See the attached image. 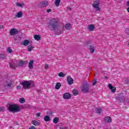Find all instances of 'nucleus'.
Returning a JSON list of instances; mask_svg holds the SVG:
<instances>
[{"label": "nucleus", "instance_id": "nucleus-1", "mask_svg": "<svg viewBox=\"0 0 129 129\" xmlns=\"http://www.w3.org/2000/svg\"><path fill=\"white\" fill-rule=\"evenodd\" d=\"M48 28L51 30V31H55V30L59 28V19L58 18H53L50 20Z\"/></svg>", "mask_w": 129, "mask_h": 129}, {"label": "nucleus", "instance_id": "nucleus-2", "mask_svg": "<svg viewBox=\"0 0 129 129\" xmlns=\"http://www.w3.org/2000/svg\"><path fill=\"white\" fill-rule=\"evenodd\" d=\"M8 110L11 112H19L21 111V108L16 104H11L8 107Z\"/></svg>", "mask_w": 129, "mask_h": 129}, {"label": "nucleus", "instance_id": "nucleus-3", "mask_svg": "<svg viewBox=\"0 0 129 129\" xmlns=\"http://www.w3.org/2000/svg\"><path fill=\"white\" fill-rule=\"evenodd\" d=\"M81 89L84 93H87L89 92V85L87 84L82 85Z\"/></svg>", "mask_w": 129, "mask_h": 129}, {"label": "nucleus", "instance_id": "nucleus-4", "mask_svg": "<svg viewBox=\"0 0 129 129\" xmlns=\"http://www.w3.org/2000/svg\"><path fill=\"white\" fill-rule=\"evenodd\" d=\"M32 83H33V82L31 81H25L22 83V85H23L24 89H27L30 87Z\"/></svg>", "mask_w": 129, "mask_h": 129}, {"label": "nucleus", "instance_id": "nucleus-5", "mask_svg": "<svg viewBox=\"0 0 129 129\" xmlns=\"http://www.w3.org/2000/svg\"><path fill=\"white\" fill-rule=\"evenodd\" d=\"M100 1L99 0H96L94 1L93 3L92 4L93 8L96 9V11H100V8H99V5Z\"/></svg>", "mask_w": 129, "mask_h": 129}, {"label": "nucleus", "instance_id": "nucleus-6", "mask_svg": "<svg viewBox=\"0 0 129 129\" xmlns=\"http://www.w3.org/2000/svg\"><path fill=\"white\" fill-rule=\"evenodd\" d=\"M19 33V30L16 28H12L10 31V35L11 36H15Z\"/></svg>", "mask_w": 129, "mask_h": 129}, {"label": "nucleus", "instance_id": "nucleus-7", "mask_svg": "<svg viewBox=\"0 0 129 129\" xmlns=\"http://www.w3.org/2000/svg\"><path fill=\"white\" fill-rule=\"evenodd\" d=\"M26 64H28V61L27 60H20L19 61L18 64H17L18 67H23L24 65H26Z\"/></svg>", "mask_w": 129, "mask_h": 129}, {"label": "nucleus", "instance_id": "nucleus-8", "mask_svg": "<svg viewBox=\"0 0 129 129\" xmlns=\"http://www.w3.org/2000/svg\"><path fill=\"white\" fill-rule=\"evenodd\" d=\"M108 87H109V89L111 90V92H115L116 90V88H115V87L112 86L111 84H109Z\"/></svg>", "mask_w": 129, "mask_h": 129}, {"label": "nucleus", "instance_id": "nucleus-9", "mask_svg": "<svg viewBox=\"0 0 129 129\" xmlns=\"http://www.w3.org/2000/svg\"><path fill=\"white\" fill-rule=\"evenodd\" d=\"M39 8H43L44 7H47L48 6V3L47 2H40L38 5Z\"/></svg>", "mask_w": 129, "mask_h": 129}, {"label": "nucleus", "instance_id": "nucleus-10", "mask_svg": "<svg viewBox=\"0 0 129 129\" xmlns=\"http://www.w3.org/2000/svg\"><path fill=\"white\" fill-rule=\"evenodd\" d=\"M95 28V26L93 24H90L88 26V30L90 31V32H92L94 31Z\"/></svg>", "mask_w": 129, "mask_h": 129}, {"label": "nucleus", "instance_id": "nucleus-11", "mask_svg": "<svg viewBox=\"0 0 129 129\" xmlns=\"http://www.w3.org/2000/svg\"><path fill=\"white\" fill-rule=\"evenodd\" d=\"M67 82L69 85H71L72 84H73L74 80L72 78H71V77L68 76L67 79Z\"/></svg>", "mask_w": 129, "mask_h": 129}, {"label": "nucleus", "instance_id": "nucleus-12", "mask_svg": "<svg viewBox=\"0 0 129 129\" xmlns=\"http://www.w3.org/2000/svg\"><path fill=\"white\" fill-rule=\"evenodd\" d=\"M104 121L106 123H110L111 122V118L109 116H106L104 117Z\"/></svg>", "mask_w": 129, "mask_h": 129}, {"label": "nucleus", "instance_id": "nucleus-13", "mask_svg": "<svg viewBox=\"0 0 129 129\" xmlns=\"http://www.w3.org/2000/svg\"><path fill=\"white\" fill-rule=\"evenodd\" d=\"M125 98L124 97V96L121 95L119 96V97L116 98V99H117V100H119V101L121 102L122 101H124Z\"/></svg>", "mask_w": 129, "mask_h": 129}, {"label": "nucleus", "instance_id": "nucleus-14", "mask_svg": "<svg viewBox=\"0 0 129 129\" xmlns=\"http://www.w3.org/2000/svg\"><path fill=\"white\" fill-rule=\"evenodd\" d=\"M10 67L12 69H16V68H17V67H18V64H16V63L14 62H10Z\"/></svg>", "mask_w": 129, "mask_h": 129}, {"label": "nucleus", "instance_id": "nucleus-15", "mask_svg": "<svg viewBox=\"0 0 129 129\" xmlns=\"http://www.w3.org/2000/svg\"><path fill=\"white\" fill-rule=\"evenodd\" d=\"M64 99H70L71 98V95L69 93H66L63 96Z\"/></svg>", "mask_w": 129, "mask_h": 129}, {"label": "nucleus", "instance_id": "nucleus-16", "mask_svg": "<svg viewBox=\"0 0 129 129\" xmlns=\"http://www.w3.org/2000/svg\"><path fill=\"white\" fill-rule=\"evenodd\" d=\"M16 18H22L23 17V12L22 11H19L16 13L15 15Z\"/></svg>", "mask_w": 129, "mask_h": 129}, {"label": "nucleus", "instance_id": "nucleus-17", "mask_svg": "<svg viewBox=\"0 0 129 129\" xmlns=\"http://www.w3.org/2000/svg\"><path fill=\"white\" fill-rule=\"evenodd\" d=\"M33 64H34V60H30L28 64V67L30 69H33L34 68V66H33Z\"/></svg>", "mask_w": 129, "mask_h": 129}, {"label": "nucleus", "instance_id": "nucleus-18", "mask_svg": "<svg viewBox=\"0 0 129 129\" xmlns=\"http://www.w3.org/2000/svg\"><path fill=\"white\" fill-rule=\"evenodd\" d=\"M35 48V47H33V45H29L27 46V51L28 52H31V51H33V49Z\"/></svg>", "mask_w": 129, "mask_h": 129}, {"label": "nucleus", "instance_id": "nucleus-19", "mask_svg": "<svg viewBox=\"0 0 129 129\" xmlns=\"http://www.w3.org/2000/svg\"><path fill=\"white\" fill-rule=\"evenodd\" d=\"M95 111L96 113L100 114L101 113V112L102 111V109H101V108H96L95 109Z\"/></svg>", "mask_w": 129, "mask_h": 129}, {"label": "nucleus", "instance_id": "nucleus-20", "mask_svg": "<svg viewBox=\"0 0 129 129\" xmlns=\"http://www.w3.org/2000/svg\"><path fill=\"white\" fill-rule=\"evenodd\" d=\"M34 39L36 40V41H40V40H41V36H40L39 35H34Z\"/></svg>", "mask_w": 129, "mask_h": 129}, {"label": "nucleus", "instance_id": "nucleus-21", "mask_svg": "<svg viewBox=\"0 0 129 129\" xmlns=\"http://www.w3.org/2000/svg\"><path fill=\"white\" fill-rule=\"evenodd\" d=\"M72 28V26H71V24H70V23H67L66 25V30H71Z\"/></svg>", "mask_w": 129, "mask_h": 129}, {"label": "nucleus", "instance_id": "nucleus-22", "mask_svg": "<svg viewBox=\"0 0 129 129\" xmlns=\"http://www.w3.org/2000/svg\"><path fill=\"white\" fill-rule=\"evenodd\" d=\"M32 122V124H34V125H35L36 126L40 125V122H39L38 121L33 120Z\"/></svg>", "mask_w": 129, "mask_h": 129}, {"label": "nucleus", "instance_id": "nucleus-23", "mask_svg": "<svg viewBox=\"0 0 129 129\" xmlns=\"http://www.w3.org/2000/svg\"><path fill=\"white\" fill-rule=\"evenodd\" d=\"M58 76L59 77H65V76H66V74H64L63 72H60L58 74Z\"/></svg>", "mask_w": 129, "mask_h": 129}, {"label": "nucleus", "instance_id": "nucleus-24", "mask_svg": "<svg viewBox=\"0 0 129 129\" xmlns=\"http://www.w3.org/2000/svg\"><path fill=\"white\" fill-rule=\"evenodd\" d=\"M29 43H30V41H29V40H25L23 41V45L24 46H28V45H29Z\"/></svg>", "mask_w": 129, "mask_h": 129}, {"label": "nucleus", "instance_id": "nucleus-25", "mask_svg": "<svg viewBox=\"0 0 129 129\" xmlns=\"http://www.w3.org/2000/svg\"><path fill=\"white\" fill-rule=\"evenodd\" d=\"M60 87H61V83L59 82L57 83L55 86V89H59Z\"/></svg>", "mask_w": 129, "mask_h": 129}, {"label": "nucleus", "instance_id": "nucleus-26", "mask_svg": "<svg viewBox=\"0 0 129 129\" xmlns=\"http://www.w3.org/2000/svg\"><path fill=\"white\" fill-rule=\"evenodd\" d=\"M60 3H61V0H55L54 4L56 7H59Z\"/></svg>", "mask_w": 129, "mask_h": 129}, {"label": "nucleus", "instance_id": "nucleus-27", "mask_svg": "<svg viewBox=\"0 0 129 129\" xmlns=\"http://www.w3.org/2000/svg\"><path fill=\"white\" fill-rule=\"evenodd\" d=\"M90 51L91 52V53H94V46H92V45H90Z\"/></svg>", "mask_w": 129, "mask_h": 129}, {"label": "nucleus", "instance_id": "nucleus-28", "mask_svg": "<svg viewBox=\"0 0 129 129\" xmlns=\"http://www.w3.org/2000/svg\"><path fill=\"white\" fill-rule=\"evenodd\" d=\"M59 122V118L58 117H55L53 119V123H58Z\"/></svg>", "mask_w": 129, "mask_h": 129}, {"label": "nucleus", "instance_id": "nucleus-29", "mask_svg": "<svg viewBox=\"0 0 129 129\" xmlns=\"http://www.w3.org/2000/svg\"><path fill=\"white\" fill-rule=\"evenodd\" d=\"M15 5L17 6V7H18L19 8H22V7H24V4H20L18 2H16Z\"/></svg>", "mask_w": 129, "mask_h": 129}, {"label": "nucleus", "instance_id": "nucleus-30", "mask_svg": "<svg viewBox=\"0 0 129 129\" xmlns=\"http://www.w3.org/2000/svg\"><path fill=\"white\" fill-rule=\"evenodd\" d=\"M44 119L45 121H50V117L49 116H44Z\"/></svg>", "mask_w": 129, "mask_h": 129}, {"label": "nucleus", "instance_id": "nucleus-31", "mask_svg": "<svg viewBox=\"0 0 129 129\" xmlns=\"http://www.w3.org/2000/svg\"><path fill=\"white\" fill-rule=\"evenodd\" d=\"M25 101H26V100L24 98H21L19 99V102H20V103H24Z\"/></svg>", "mask_w": 129, "mask_h": 129}, {"label": "nucleus", "instance_id": "nucleus-32", "mask_svg": "<svg viewBox=\"0 0 129 129\" xmlns=\"http://www.w3.org/2000/svg\"><path fill=\"white\" fill-rule=\"evenodd\" d=\"M7 52L8 53H9L10 54H12V53L13 52V49H12V48H11V47H8L7 48Z\"/></svg>", "mask_w": 129, "mask_h": 129}, {"label": "nucleus", "instance_id": "nucleus-33", "mask_svg": "<svg viewBox=\"0 0 129 129\" xmlns=\"http://www.w3.org/2000/svg\"><path fill=\"white\" fill-rule=\"evenodd\" d=\"M6 58H7V56L5 55L4 54H0V59H3V60L4 59H6Z\"/></svg>", "mask_w": 129, "mask_h": 129}, {"label": "nucleus", "instance_id": "nucleus-34", "mask_svg": "<svg viewBox=\"0 0 129 129\" xmlns=\"http://www.w3.org/2000/svg\"><path fill=\"white\" fill-rule=\"evenodd\" d=\"M73 94H74L75 96L77 95V94H78V91L77 90L73 91Z\"/></svg>", "mask_w": 129, "mask_h": 129}, {"label": "nucleus", "instance_id": "nucleus-35", "mask_svg": "<svg viewBox=\"0 0 129 129\" xmlns=\"http://www.w3.org/2000/svg\"><path fill=\"white\" fill-rule=\"evenodd\" d=\"M13 85V83H9V84H5V86H8V87H11Z\"/></svg>", "mask_w": 129, "mask_h": 129}, {"label": "nucleus", "instance_id": "nucleus-36", "mask_svg": "<svg viewBox=\"0 0 129 129\" xmlns=\"http://www.w3.org/2000/svg\"><path fill=\"white\" fill-rule=\"evenodd\" d=\"M97 82V81H96V80H94L93 81V83H92L93 86H94L95 85H96Z\"/></svg>", "mask_w": 129, "mask_h": 129}, {"label": "nucleus", "instance_id": "nucleus-37", "mask_svg": "<svg viewBox=\"0 0 129 129\" xmlns=\"http://www.w3.org/2000/svg\"><path fill=\"white\" fill-rule=\"evenodd\" d=\"M5 107H0V111H5Z\"/></svg>", "mask_w": 129, "mask_h": 129}, {"label": "nucleus", "instance_id": "nucleus-38", "mask_svg": "<svg viewBox=\"0 0 129 129\" xmlns=\"http://www.w3.org/2000/svg\"><path fill=\"white\" fill-rule=\"evenodd\" d=\"M44 68L45 70H47V69L49 68V65H48V64H46L44 66Z\"/></svg>", "mask_w": 129, "mask_h": 129}, {"label": "nucleus", "instance_id": "nucleus-39", "mask_svg": "<svg viewBox=\"0 0 129 129\" xmlns=\"http://www.w3.org/2000/svg\"><path fill=\"white\" fill-rule=\"evenodd\" d=\"M125 34L129 35V29L127 28L125 30Z\"/></svg>", "mask_w": 129, "mask_h": 129}, {"label": "nucleus", "instance_id": "nucleus-40", "mask_svg": "<svg viewBox=\"0 0 129 129\" xmlns=\"http://www.w3.org/2000/svg\"><path fill=\"white\" fill-rule=\"evenodd\" d=\"M16 88L18 90H19L20 89H22V87H21V86H17Z\"/></svg>", "mask_w": 129, "mask_h": 129}, {"label": "nucleus", "instance_id": "nucleus-41", "mask_svg": "<svg viewBox=\"0 0 129 129\" xmlns=\"http://www.w3.org/2000/svg\"><path fill=\"white\" fill-rule=\"evenodd\" d=\"M51 12H52V10L51 9L46 10V13H51Z\"/></svg>", "mask_w": 129, "mask_h": 129}, {"label": "nucleus", "instance_id": "nucleus-42", "mask_svg": "<svg viewBox=\"0 0 129 129\" xmlns=\"http://www.w3.org/2000/svg\"><path fill=\"white\" fill-rule=\"evenodd\" d=\"M58 129H68V128L66 127L60 126V127H59Z\"/></svg>", "mask_w": 129, "mask_h": 129}, {"label": "nucleus", "instance_id": "nucleus-43", "mask_svg": "<svg viewBox=\"0 0 129 129\" xmlns=\"http://www.w3.org/2000/svg\"><path fill=\"white\" fill-rule=\"evenodd\" d=\"M40 115H41V113H37L36 114V116H37V117H40Z\"/></svg>", "mask_w": 129, "mask_h": 129}, {"label": "nucleus", "instance_id": "nucleus-44", "mask_svg": "<svg viewBox=\"0 0 129 129\" xmlns=\"http://www.w3.org/2000/svg\"><path fill=\"white\" fill-rule=\"evenodd\" d=\"M29 129H36V128H35V126H31L29 128Z\"/></svg>", "mask_w": 129, "mask_h": 129}, {"label": "nucleus", "instance_id": "nucleus-45", "mask_svg": "<svg viewBox=\"0 0 129 129\" xmlns=\"http://www.w3.org/2000/svg\"><path fill=\"white\" fill-rule=\"evenodd\" d=\"M67 9L69 10V11H71V7H67Z\"/></svg>", "mask_w": 129, "mask_h": 129}, {"label": "nucleus", "instance_id": "nucleus-46", "mask_svg": "<svg viewBox=\"0 0 129 129\" xmlns=\"http://www.w3.org/2000/svg\"><path fill=\"white\" fill-rule=\"evenodd\" d=\"M91 43V41L89 40L87 42V44H90Z\"/></svg>", "mask_w": 129, "mask_h": 129}, {"label": "nucleus", "instance_id": "nucleus-47", "mask_svg": "<svg viewBox=\"0 0 129 129\" xmlns=\"http://www.w3.org/2000/svg\"><path fill=\"white\" fill-rule=\"evenodd\" d=\"M62 33H63V30L60 31V32L59 33H58V35H60V34H62Z\"/></svg>", "mask_w": 129, "mask_h": 129}, {"label": "nucleus", "instance_id": "nucleus-48", "mask_svg": "<svg viewBox=\"0 0 129 129\" xmlns=\"http://www.w3.org/2000/svg\"><path fill=\"white\" fill-rule=\"evenodd\" d=\"M0 29H4V25H1Z\"/></svg>", "mask_w": 129, "mask_h": 129}, {"label": "nucleus", "instance_id": "nucleus-49", "mask_svg": "<svg viewBox=\"0 0 129 129\" xmlns=\"http://www.w3.org/2000/svg\"><path fill=\"white\" fill-rule=\"evenodd\" d=\"M126 82H127V84H129V79L128 80H127Z\"/></svg>", "mask_w": 129, "mask_h": 129}, {"label": "nucleus", "instance_id": "nucleus-50", "mask_svg": "<svg viewBox=\"0 0 129 129\" xmlns=\"http://www.w3.org/2000/svg\"><path fill=\"white\" fill-rule=\"evenodd\" d=\"M105 78H106V79H108L107 77H105Z\"/></svg>", "mask_w": 129, "mask_h": 129}, {"label": "nucleus", "instance_id": "nucleus-51", "mask_svg": "<svg viewBox=\"0 0 129 129\" xmlns=\"http://www.w3.org/2000/svg\"><path fill=\"white\" fill-rule=\"evenodd\" d=\"M87 45H88V44H85L86 46H87Z\"/></svg>", "mask_w": 129, "mask_h": 129}]
</instances>
